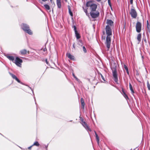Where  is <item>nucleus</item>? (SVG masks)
<instances>
[{
    "instance_id": "nucleus-1",
    "label": "nucleus",
    "mask_w": 150,
    "mask_h": 150,
    "mask_svg": "<svg viewBox=\"0 0 150 150\" xmlns=\"http://www.w3.org/2000/svg\"><path fill=\"white\" fill-rule=\"evenodd\" d=\"M106 32L107 35L106 41L105 44L106 45L107 50L108 51L110 47L111 44V35H112V31L110 26L107 25L106 27Z\"/></svg>"
},
{
    "instance_id": "nucleus-2",
    "label": "nucleus",
    "mask_w": 150,
    "mask_h": 150,
    "mask_svg": "<svg viewBox=\"0 0 150 150\" xmlns=\"http://www.w3.org/2000/svg\"><path fill=\"white\" fill-rule=\"evenodd\" d=\"M111 69L112 71V75L114 78V80L115 82H117L118 81V77L116 67H113L111 66Z\"/></svg>"
},
{
    "instance_id": "nucleus-3",
    "label": "nucleus",
    "mask_w": 150,
    "mask_h": 150,
    "mask_svg": "<svg viewBox=\"0 0 150 150\" xmlns=\"http://www.w3.org/2000/svg\"><path fill=\"white\" fill-rule=\"evenodd\" d=\"M87 7H90L91 11H96L97 6L95 4L93 3L91 1H88L86 3Z\"/></svg>"
},
{
    "instance_id": "nucleus-4",
    "label": "nucleus",
    "mask_w": 150,
    "mask_h": 150,
    "mask_svg": "<svg viewBox=\"0 0 150 150\" xmlns=\"http://www.w3.org/2000/svg\"><path fill=\"white\" fill-rule=\"evenodd\" d=\"M142 24L140 22H137L136 24V28L137 33H140L141 30Z\"/></svg>"
},
{
    "instance_id": "nucleus-5",
    "label": "nucleus",
    "mask_w": 150,
    "mask_h": 150,
    "mask_svg": "<svg viewBox=\"0 0 150 150\" xmlns=\"http://www.w3.org/2000/svg\"><path fill=\"white\" fill-rule=\"evenodd\" d=\"M130 13L132 17L133 18H136L137 16V13L135 9L132 8L130 11Z\"/></svg>"
},
{
    "instance_id": "nucleus-6",
    "label": "nucleus",
    "mask_w": 150,
    "mask_h": 150,
    "mask_svg": "<svg viewBox=\"0 0 150 150\" xmlns=\"http://www.w3.org/2000/svg\"><path fill=\"white\" fill-rule=\"evenodd\" d=\"M14 62L18 66L21 67V63L22 62V60L18 57H17Z\"/></svg>"
},
{
    "instance_id": "nucleus-7",
    "label": "nucleus",
    "mask_w": 150,
    "mask_h": 150,
    "mask_svg": "<svg viewBox=\"0 0 150 150\" xmlns=\"http://www.w3.org/2000/svg\"><path fill=\"white\" fill-rule=\"evenodd\" d=\"M94 11H91L90 15L91 17L93 18H95L98 17L99 14V12L98 11H96L95 12Z\"/></svg>"
},
{
    "instance_id": "nucleus-8",
    "label": "nucleus",
    "mask_w": 150,
    "mask_h": 150,
    "mask_svg": "<svg viewBox=\"0 0 150 150\" xmlns=\"http://www.w3.org/2000/svg\"><path fill=\"white\" fill-rule=\"evenodd\" d=\"M81 124L86 129L89 131H91L90 128L87 125V124L85 122L83 121V119H81Z\"/></svg>"
},
{
    "instance_id": "nucleus-9",
    "label": "nucleus",
    "mask_w": 150,
    "mask_h": 150,
    "mask_svg": "<svg viewBox=\"0 0 150 150\" xmlns=\"http://www.w3.org/2000/svg\"><path fill=\"white\" fill-rule=\"evenodd\" d=\"M106 23L107 25L109 26L110 27L113 25V22L111 20H107Z\"/></svg>"
},
{
    "instance_id": "nucleus-10",
    "label": "nucleus",
    "mask_w": 150,
    "mask_h": 150,
    "mask_svg": "<svg viewBox=\"0 0 150 150\" xmlns=\"http://www.w3.org/2000/svg\"><path fill=\"white\" fill-rule=\"evenodd\" d=\"M10 75L12 77L15 79L18 82L22 84V83L18 79L17 77L14 74L10 73Z\"/></svg>"
},
{
    "instance_id": "nucleus-11",
    "label": "nucleus",
    "mask_w": 150,
    "mask_h": 150,
    "mask_svg": "<svg viewBox=\"0 0 150 150\" xmlns=\"http://www.w3.org/2000/svg\"><path fill=\"white\" fill-rule=\"evenodd\" d=\"M74 30L75 34L77 39H79L80 38V36L79 34L78 33L76 30V28L75 26H74Z\"/></svg>"
},
{
    "instance_id": "nucleus-12",
    "label": "nucleus",
    "mask_w": 150,
    "mask_h": 150,
    "mask_svg": "<svg viewBox=\"0 0 150 150\" xmlns=\"http://www.w3.org/2000/svg\"><path fill=\"white\" fill-rule=\"evenodd\" d=\"M28 29H25L23 28V30L26 32L28 34L30 35H32L33 34L31 30L29 29V28H27Z\"/></svg>"
},
{
    "instance_id": "nucleus-13",
    "label": "nucleus",
    "mask_w": 150,
    "mask_h": 150,
    "mask_svg": "<svg viewBox=\"0 0 150 150\" xmlns=\"http://www.w3.org/2000/svg\"><path fill=\"white\" fill-rule=\"evenodd\" d=\"M67 56V57L69 58L70 59L73 60H74L75 59L74 57L71 55V54H70L69 53H67L66 54Z\"/></svg>"
},
{
    "instance_id": "nucleus-14",
    "label": "nucleus",
    "mask_w": 150,
    "mask_h": 150,
    "mask_svg": "<svg viewBox=\"0 0 150 150\" xmlns=\"http://www.w3.org/2000/svg\"><path fill=\"white\" fill-rule=\"evenodd\" d=\"M141 36H142V35L141 33H139L137 35V40L138 41V43H139L141 41Z\"/></svg>"
},
{
    "instance_id": "nucleus-15",
    "label": "nucleus",
    "mask_w": 150,
    "mask_h": 150,
    "mask_svg": "<svg viewBox=\"0 0 150 150\" xmlns=\"http://www.w3.org/2000/svg\"><path fill=\"white\" fill-rule=\"evenodd\" d=\"M81 104L82 105V108L83 109H84L85 103L84 100L83 98H81Z\"/></svg>"
},
{
    "instance_id": "nucleus-16",
    "label": "nucleus",
    "mask_w": 150,
    "mask_h": 150,
    "mask_svg": "<svg viewBox=\"0 0 150 150\" xmlns=\"http://www.w3.org/2000/svg\"><path fill=\"white\" fill-rule=\"evenodd\" d=\"M57 4L58 7L59 8H60L61 7V0H57Z\"/></svg>"
},
{
    "instance_id": "nucleus-17",
    "label": "nucleus",
    "mask_w": 150,
    "mask_h": 150,
    "mask_svg": "<svg viewBox=\"0 0 150 150\" xmlns=\"http://www.w3.org/2000/svg\"><path fill=\"white\" fill-rule=\"evenodd\" d=\"M146 30L148 32L150 33V25L149 24L148 21H147Z\"/></svg>"
},
{
    "instance_id": "nucleus-18",
    "label": "nucleus",
    "mask_w": 150,
    "mask_h": 150,
    "mask_svg": "<svg viewBox=\"0 0 150 150\" xmlns=\"http://www.w3.org/2000/svg\"><path fill=\"white\" fill-rule=\"evenodd\" d=\"M21 27L23 29V28L25 29H27V28H29L28 25H27V24L23 23L22 24V25L21 26Z\"/></svg>"
},
{
    "instance_id": "nucleus-19",
    "label": "nucleus",
    "mask_w": 150,
    "mask_h": 150,
    "mask_svg": "<svg viewBox=\"0 0 150 150\" xmlns=\"http://www.w3.org/2000/svg\"><path fill=\"white\" fill-rule=\"evenodd\" d=\"M7 57L10 60L12 61L13 62H14L15 61L14 58L13 56H7Z\"/></svg>"
},
{
    "instance_id": "nucleus-20",
    "label": "nucleus",
    "mask_w": 150,
    "mask_h": 150,
    "mask_svg": "<svg viewBox=\"0 0 150 150\" xmlns=\"http://www.w3.org/2000/svg\"><path fill=\"white\" fill-rule=\"evenodd\" d=\"M21 54H25L27 53V50L25 49L22 50L20 51Z\"/></svg>"
},
{
    "instance_id": "nucleus-21",
    "label": "nucleus",
    "mask_w": 150,
    "mask_h": 150,
    "mask_svg": "<svg viewBox=\"0 0 150 150\" xmlns=\"http://www.w3.org/2000/svg\"><path fill=\"white\" fill-rule=\"evenodd\" d=\"M95 134L96 135V136L97 140V143L98 144H99L100 142V139L99 137H98L97 134L96 133V132L95 131Z\"/></svg>"
},
{
    "instance_id": "nucleus-22",
    "label": "nucleus",
    "mask_w": 150,
    "mask_h": 150,
    "mask_svg": "<svg viewBox=\"0 0 150 150\" xmlns=\"http://www.w3.org/2000/svg\"><path fill=\"white\" fill-rule=\"evenodd\" d=\"M129 86L130 89L132 93V94H133L134 93V90L133 89L132 85H131V83H130L129 84Z\"/></svg>"
},
{
    "instance_id": "nucleus-23",
    "label": "nucleus",
    "mask_w": 150,
    "mask_h": 150,
    "mask_svg": "<svg viewBox=\"0 0 150 150\" xmlns=\"http://www.w3.org/2000/svg\"><path fill=\"white\" fill-rule=\"evenodd\" d=\"M44 6L45 8L47 10H49L50 9V6L47 4L44 5Z\"/></svg>"
},
{
    "instance_id": "nucleus-24",
    "label": "nucleus",
    "mask_w": 150,
    "mask_h": 150,
    "mask_svg": "<svg viewBox=\"0 0 150 150\" xmlns=\"http://www.w3.org/2000/svg\"><path fill=\"white\" fill-rule=\"evenodd\" d=\"M40 144L38 142H34L33 144L32 145L33 146H39Z\"/></svg>"
},
{
    "instance_id": "nucleus-25",
    "label": "nucleus",
    "mask_w": 150,
    "mask_h": 150,
    "mask_svg": "<svg viewBox=\"0 0 150 150\" xmlns=\"http://www.w3.org/2000/svg\"><path fill=\"white\" fill-rule=\"evenodd\" d=\"M123 95L125 97V98L126 99H128V97L127 96V95L123 91Z\"/></svg>"
},
{
    "instance_id": "nucleus-26",
    "label": "nucleus",
    "mask_w": 150,
    "mask_h": 150,
    "mask_svg": "<svg viewBox=\"0 0 150 150\" xmlns=\"http://www.w3.org/2000/svg\"><path fill=\"white\" fill-rule=\"evenodd\" d=\"M69 14H70V15L71 16H73L72 13L71 11V10H70V9L69 8Z\"/></svg>"
},
{
    "instance_id": "nucleus-27",
    "label": "nucleus",
    "mask_w": 150,
    "mask_h": 150,
    "mask_svg": "<svg viewBox=\"0 0 150 150\" xmlns=\"http://www.w3.org/2000/svg\"><path fill=\"white\" fill-rule=\"evenodd\" d=\"M147 86L148 89L150 90V85L149 83V81H148L147 82Z\"/></svg>"
},
{
    "instance_id": "nucleus-28",
    "label": "nucleus",
    "mask_w": 150,
    "mask_h": 150,
    "mask_svg": "<svg viewBox=\"0 0 150 150\" xmlns=\"http://www.w3.org/2000/svg\"><path fill=\"white\" fill-rule=\"evenodd\" d=\"M83 50L84 51V52L85 53H86L87 52V50H86V48L84 46H83Z\"/></svg>"
},
{
    "instance_id": "nucleus-29",
    "label": "nucleus",
    "mask_w": 150,
    "mask_h": 150,
    "mask_svg": "<svg viewBox=\"0 0 150 150\" xmlns=\"http://www.w3.org/2000/svg\"><path fill=\"white\" fill-rule=\"evenodd\" d=\"M72 75L75 78V79L77 81H78L79 80V79L75 76L74 74L73 73L72 74Z\"/></svg>"
},
{
    "instance_id": "nucleus-30",
    "label": "nucleus",
    "mask_w": 150,
    "mask_h": 150,
    "mask_svg": "<svg viewBox=\"0 0 150 150\" xmlns=\"http://www.w3.org/2000/svg\"><path fill=\"white\" fill-rule=\"evenodd\" d=\"M124 68L126 70H128V68L126 65L124 64Z\"/></svg>"
},
{
    "instance_id": "nucleus-31",
    "label": "nucleus",
    "mask_w": 150,
    "mask_h": 150,
    "mask_svg": "<svg viewBox=\"0 0 150 150\" xmlns=\"http://www.w3.org/2000/svg\"><path fill=\"white\" fill-rule=\"evenodd\" d=\"M101 77L102 79L104 80V81H105V80H104V78L103 77V76L102 75V74H101Z\"/></svg>"
},
{
    "instance_id": "nucleus-32",
    "label": "nucleus",
    "mask_w": 150,
    "mask_h": 150,
    "mask_svg": "<svg viewBox=\"0 0 150 150\" xmlns=\"http://www.w3.org/2000/svg\"><path fill=\"white\" fill-rule=\"evenodd\" d=\"M84 11L85 12V13H86V15H87V10H84Z\"/></svg>"
},
{
    "instance_id": "nucleus-33",
    "label": "nucleus",
    "mask_w": 150,
    "mask_h": 150,
    "mask_svg": "<svg viewBox=\"0 0 150 150\" xmlns=\"http://www.w3.org/2000/svg\"><path fill=\"white\" fill-rule=\"evenodd\" d=\"M108 1L109 4L110 5V0H108Z\"/></svg>"
},
{
    "instance_id": "nucleus-34",
    "label": "nucleus",
    "mask_w": 150,
    "mask_h": 150,
    "mask_svg": "<svg viewBox=\"0 0 150 150\" xmlns=\"http://www.w3.org/2000/svg\"><path fill=\"white\" fill-rule=\"evenodd\" d=\"M133 1V0H130V3L131 4H132Z\"/></svg>"
},
{
    "instance_id": "nucleus-35",
    "label": "nucleus",
    "mask_w": 150,
    "mask_h": 150,
    "mask_svg": "<svg viewBox=\"0 0 150 150\" xmlns=\"http://www.w3.org/2000/svg\"><path fill=\"white\" fill-rule=\"evenodd\" d=\"M126 72H127V74L128 75H129V71H128V69L127 70H126Z\"/></svg>"
},
{
    "instance_id": "nucleus-36",
    "label": "nucleus",
    "mask_w": 150,
    "mask_h": 150,
    "mask_svg": "<svg viewBox=\"0 0 150 150\" xmlns=\"http://www.w3.org/2000/svg\"><path fill=\"white\" fill-rule=\"evenodd\" d=\"M33 146L32 145L29 147H28V149H31V148L32 147V146Z\"/></svg>"
},
{
    "instance_id": "nucleus-37",
    "label": "nucleus",
    "mask_w": 150,
    "mask_h": 150,
    "mask_svg": "<svg viewBox=\"0 0 150 150\" xmlns=\"http://www.w3.org/2000/svg\"><path fill=\"white\" fill-rule=\"evenodd\" d=\"M47 0H41L42 1H43V2H46L47 1Z\"/></svg>"
},
{
    "instance_id": "nucleus-38",
    "label": "nucleus",
    "mask_w": 150,
    "mask_h": 150,
    "mask_svg": "<svg viewBox=\"0 0 150 150\" xmlns=\"http://www.w3.org/2000/svg\"><path fill=\"white\" fill-rule=\"evenodd\" d=\"M50 2L52 3L53 2V0H50Z\"/></svg>"
},
{
    "instance_id": "nucleus-39",
    "label": "nucleus",
    "mask_w": 150,
    "mask_h": 150,
    "mask_svg": "<svg viewBox=\"0 0 150 150\" xmlns=\"http://www.w3.org/2000/svg\"><path fill=\"white\" fill-rule=\"evenodd\" d=\"M46 63H47V64H48V62H47V59H46Z\"/></svg>"
},
{
    "instance_id": "nucleus-40",
    "label": "nucleus",
    "mask_w": 150,
    "mask_h": 150,
    "mask_svg": "<svg viewBox=\"0 0 150 150\" xmlns=\"http://www.w3.org/2000/svg\"><path fill=\"white\" fill-rule=\"evenodd\" d=\"M73 47L74 48H75V47L74 45V44H73Z\"/></svg>"
},
{
    "instance_id": "nucleus-41",
    "label": "nucleus",
    "mask_w": 150,
    "mask_h": 150,
    "mask_svg": "<svg viewBox=\"0 0 150 150\" xmlns=\"http://www.w3.org/2000/svg\"><path fill=\"white\" fill-rule=\"evenodd\" d=\"M101 0H96V1H101Z\"/></svg>"
},
{
    "instance_id": "nucleus-42",
    "label": "nucleus",
    "mask_w": 150,
    "mask_h": 150,
    "mask_svg": "<svg viewBox=\"0 0 150 150\" xmlns=\"http://www.w3.org/2000/svg\"><path fill=\"white\" fill-rule=\"evenodd\" d=\"M46 50V49L45 48L43 50H44V51H45Z\"/></svg>"
},
{
    "instance_id": "nucleus-43",
    "label": "nucleus",
    "mask_w": 150,
    "mask_h": 150,
    "mask_svg": "<svg viewBox=\"0 0 150 150\" xmlns=\"http://www.w3.org/2000/svg\"><path fill=\"white\" fill-rule=\"evenodd\" d=\"M144 40L145 42H146V39H144Z\"/></svg>"
},
{
    "instance_id": "nucleus-44",
    "label": "nucleus",
    "mask_w": 150,
    "mask_h": 150,
    "mask_svg": "<svg viewBox=\"0 0 150 150\" xmlns=\"http://www.w3.org/2000/svg\"><path fill=\"white\" fill-rule=\"evenodd\" d=\"M66 1H67V0H66Z\"/></svg>"
}]
</instances>
